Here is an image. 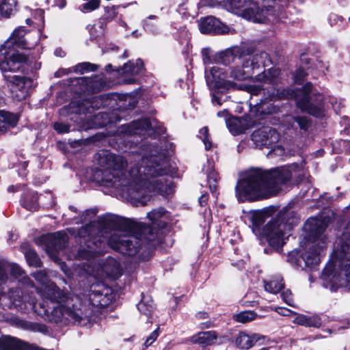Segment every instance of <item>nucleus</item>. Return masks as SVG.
<instances>
[{
    "label": "nucleus",
    "instance_id": "nucleus-42",
    "mask_svg": "<svg viewBox=\"0 0 350 350\" xmlns=\"http://www.w3.org/2000/svg\"><path fill=\"white\" fill-rule=\"evenodd\" d=\"M120 72L124 75H136L139 74V68L135 70V65L129 62L123 66Z\"/></svg>",
    "mask_w": 350,
    "mask_h": 350
},
{
    "label": "nucleus",
    "instance_id": "nucleus-13",
    "mask_svg": "<svg viewBox=\"0 0 350 350\" xmlns=\"http://www.w3.org/2000/svg\"><path fill=\"white\" fill-rule=\"evenodd\" d=\"M292 226L280 219H276L268 223L262 229V237L266 239L269 245L278 251L285 243L286 235L291 230Z\"/></svg>",
    "mask_w": 350,
    "mask_h": 350
},
{
    "label": "nucleus",
    "instance_id": "nucleus-34",
    "mask_svg": "<svg viewBox=\"0 0 350 350\" xmlns=\"http://www.w3.org/2000/svg\"><path fill=\"white\" fill-rule=\"evenodd\" d=\"M157 16L154 15L149 16L144 21V29L152 34L157 35L160 32V28L157 22L152 21L156 20Z\"/></svg>",
    "mask_w": 350,
    "mask_h": 350
},
{
    "label": "nucleus",
    "instance_id": "nucleus-23",
    "mask_svg": "<svg viewBox=\"0 0 350 350\" xmlns=\"http://www.w3.org/2000/svg\"><path fill=\"white\" fill-rule=\"evenodd\" d=\"M217 335L215 332H200L193 336L190 340L192 343L198 344L203 347L212 345L215 343Z\"/></svg>",
    "mask_w": 350,
    "mask_h": 350
},
{
    "label": "nucleus",
    "instance_id": "nucleus-37",
    "mask_svg": "<svg viewBox=\"0 0 350 350\" xmlns=\"http://www.w3.org/2000/svg\"><path fill=\"white\" fill-rule=\"evenodd\" d=\"M25 258L29 266L40 267L41 265L40 260L37 254L31 250H29L25 252Z\"/></svg>",
    "mask_w": 350,
    "mask_h": 350
},
{
    "label": "nucleus",
    "instance_id": "nucleus-27",
    "mask_svg": "<svg viewBox=\"0 0 350 350\" xmlns=\"http://www.w3.org/2000/svg\"><path fill=\"white\" fill-rule=\"evenodd\" d=\"M203 170L207 174V180L211 193H214L217 190V184L219 180V175L215 171L212 163L208 162V166L204 167Z\"/></svg>",
    "mask_w": 350,
    "mask_h": 350
},
{
    "label": "nucleus",
    "instance_id": "nucleus-35",
    "mask_svg": "<svg viewBox=\"0 0 350 350\" xmlns=\"http://www.w3.org/2000/svg\"><path fill=\"white\" fill-rule=\"evenodd\" d=\"M257 317V314L252 310H246L241 312L233 316V319L237 322L242 323H249Z\"/></svg>",
    "mask_w": 350,
    "mask_h": 350
},
{
    "label": "nucleus",
    "instance_id": "nucleus-24",
    "mask_svg": "<svg viewBox=\"0 0 350 350\" xmlns=\"http://www.w3.org/2000/svg\"><path fill=\"white\" fill-rule=\"evenodd\" d=\"M152 224L158 228H163L165 226L168 220V215L165 210L162 208H158L149 212L147 215Z\"/></svg>",
    "mask_w": 350,
    "mask_h": 350
},
{
    "label": "nucleus",
    "instance_id": "nucleus-44",
    "mask_svg": "<svg viewBox=\"0 0 350 350\" xmlns=\"http://www.w3.org/2000/svg\"><path fill=\"white\" fill-rule=\"evenodd\" d=\"M118 8V6H115V5L105 7V18L107 21H112L113 19H114L117 16V14H118V11H117Z\"/></svg>",
    "mask_w": 350,
    "mask_h": 350
},
{
    "label": "nucleus",
    "instance_id": "nucleus-6",
    "mask_svg": "<svg viewBox=\"0 0 350 350\" xmlns=\"http://www.w3.org/2000/svg\"><path fill=\"white\" fill-rule=\"evenodd\" d=\"M321 278L323 286L331 291L338 288L350 291V223L338 239Z\"/></svg>",
    "mask_w": 350,
    "mask_h": 350
},
{
    "label": "nucleus",
    "instance_id": "nucleus-48",
    "mask_svg": "<svg viewBox=\"0 0 350 350\" xmlns=\"http://www.w3.org/2000/svg\"><path fill=\"white\" fill-rule=\"evenodd\" d=\"M282 300L288 306H294L293 294L291 291L286 290L282 293Z\"/></svg>",
    "mask_w": 350,
    "mask_h": 350
},
{
    "label": "nucleus",
    "instance_id": "nucleus-16",
    "mask_svg": "<svg viewBox=\"0 0 350 350\" xmlns=\"http://www.w3.org/2000/svg\"><path fill=\"white\" fill-rule=\"evenodd\" d=\"M10 268L11 275L17 279L23 280V283L27 284L28 286L33 287V283L30 279L25 276V273L22 268L15 263L9 264L5 262L0 261V286L4 283L8 279V275L6 274V270Z\"/></svg>",
    "mask_w": 350,
    "mask_h": 350
},
{
    "label": "nucleus",
    "instance_id": "nucleus-14",
    "mask_svg": "<svg viewBox=\"0 0 350 350\" xmlns=\"http://www.w3.org/2000/svg\"><path fill=\"white\" fill-rule=\"evenodd\" d=\"M252 140L259 148H269L278 142L280 134L270 126H263L253 132Z\"/></svg>",
    "mask_w": 350,
    "mask_h": 350
},
{
    "label": "nucleus",
    "instance_id": "nucleus-12",
    "mask_svg": "<svg viewBox=\"0 0 350 350\" xmlns=\"http://www.w3.org/2000/svg\"><path fill=\"white\" fill-rule=\"evenodd\" d=\"M96 211L94 209L86 210L81 216V222L89 221L90 223L81 227L77 233L79 238L84 239V244L86 247L81 248L79 255L81 258L90 260L97 255L103 253L100 249L102 241L96 237L98 233V224L92 221L96 215Z\"/></svg>",
    "mask_w": 350,
    "mask_h": 350
},
{
    "label": "nucleus",
    "instance_id": "nucleus-53",
    "mask_svg": "<svg viewBox=\"0 0 350 350\" xmlns=\"http://www.w3.org/2000/svg\"><path fill=\"white\" fill-rule=\"evenodd\" d=\"M207 5L212 8H224V0H207Z\"/></svg>",
    "mask_w": 350,
    "mask_h": 350
},
{
    "label": "nucleus",
    "instance_id": "nucleus-56",
    "mask_svg": "<svg viewBox=\"0 0 350 350\" xmlns=\"http://www.w3.org/2000/svg\"><path fill=\"white\" fill-rule=\"evenodd\" d=\"M329 21L331 25H333L334 24L338 23V22L340 21H342V17L339 16L336 14H332L329 15Z\"/></svg>",
    "mask_w": 350,
    "mask_h": 350
},
{
    "label": "nucleus",
    "instance_id": "nucleus-49",
    "mask_svg": "<svg viewBox=\"0 0 350 350\" xmlns=\"http://www.w3.org/2000/svg\"><path fill=\"white\" fill-rule=\"evenodd\" d=\"M306 76V73L304 70L298 68L294 73V80L297 83H301Z\"/></svg>",
    "mask_w": 350,
    "mask_h": 350
},
{
    "label": "nucleus",
    "instance_id": "nucleus-32",
    "mask_svg": "<svg viewBox=\"0 0 350 350\" xmlns=\"http://www.w3.org/2000/svg\"><path fill=\"white\" fill-rule=\"evenodd\" d=\"M284 286L282 278L278 276L269 282H265V289L266 291L276 294L279 293Z\"/></svg>",
    "mask_w": 350,
    "mask_h": 350
},
{
    "label": "nucleus",
    "instance_id": "nucleus-25",
    "mask_svg": "<svg viewBox=\"0 0 350 350\" xmlns=\"http://www.w3.org/2000/svg\"><path fill=\"white\" fill-rule=\"evenodd\" d=\"M293 323L305 327H319L321 325V319L317 315L307 316L301 314H297Z\"/></svg>",
    "mask_w": 350,
    "mask_h": 350
},
{
    "label": "nucleus",
    "instance_id": "nucleus-3",
    "mask_svg": "<svg viewBox=\"0 0 350 350\" xmlns=\"http://www.w3.org/2000/svg\"><path fill=\"white\" fill-rule=\"evenodd\" d=\"M306 175L304 165L297 163L269 171L254 170L238 181L236 196L242 202L267 198L277 194L283 185H293L304 181Z\"/></svg>",
    "mask_w": 350,
    "mask_h": 350
},
{
    "label": "nucleus",
    "instance_id": "nucleus-4",
    "mask_svg": "<svg viewBox=\"0 0 350 350\" xmlns=\"http://www.w3.org/2000/svg\"><path fill=\"white\" fill-rule=\"evenodd\" d=\"M26 31L24 27H18L12 36L1 46L0 53L5 58L0 63V69L4 72L5 81L12 85V92L18 100L25 99L29 94L32 86V81L25 77L12 75L6 72H16L23 69V64L27 61V57L16 51L15 46L31 49L37 43H30L25 38Z\"/></svg>",
    "mask_w": 350,
    "mask_h": 350
},
{
    "label": "nucleus",
    "instance_id": "nucleus-50",
    "mask_svg": "<svg viewBox=\"0 0 350 350\" xmlns=\"http://www.w3.org/2000/svg\"><path fill=\"white\" fill-rule=\"evenodd\" d=\"M244 89L252 95H258L264 90L260 85H245Z\"/></svg>",
    "mask_w": 350,
    "mask_h": 350
},
{
    "label": "nucleus",
    "instance_id": "nucleus-20",
    "mask_svg": "<svg viewBox=\"0 0 350 350\" xmlns=\"http://www.w3.org/2000/svg\"><path fill=\"white\" fill-rule=\"evenodd\" d=\"M150 128L152 124L147 118L132 122L126 126L125 132L130 135H144Z\"/></svg>",
    "mask_w": 350,
    "mask_h": 350
},
{
    "label": "nucleus",
    "instance_id": "nucleus-5",
    "mask_svg": "<svg viewBox=\"0 0 350 350\" xmlns=\"http://www.w3.org/2000/svg\"><path fill=\"white\" fill-rule=\"evenodd\" d=\"M293 98L295 100L297 107L302 111L315 117L323 115L324 96L321 94H316L310 83H307L302 89L296 91L291 88L273 89L267 97L262 99L260 103L255 105L256 112L260 115L275 113L279 111V107L273 105V101Z\"/></svg>",
    "mask_w": 350,
    "mask_h": 350
},
{
    "label": "nucleus",
    "instance_id": "nucleus-9",
    "mask_svg": "<svg viewBox=\"0 0 350 350\" xmlns=\"http://www.w3.org/2000/svg\"><path fill=\"white\" fill-rule=\"evenodd\" d=\"M33 276L42 285V288H36L38 294L42 298V301L39 304L38 307L36 304V298L32 295H23V293L18 288L11 290L9 292L8 295V299L10 300L9 307L14 306L21 310L31 308L44 319L54 322L53 320L48 317V314H50L54 308H58L62 304L58 301L51 300L48 297L46 292H48V287L50 284L57 286L54 282L49 281L44 271H37L33 273Z\"/></svg>",
    "mask_w": 350,
    "mask_h": 350
},
{
    "label": "nucleus",
    "instance_id": "nucleus-10",
    "mask_svg": "<svg viewBox=\"0 0 350 350\" xmlns=\"http://www.w3.org/2000/svg\"><path fill=\"white\" fill-rule=\"evenodd\" d=\"M262 0H224V9L257 23H286L287 14L280 7H262Z\"/></svg>",
    "mask_w": 350,
    "mask_h": 350
},
{
    "label": "nucleus",
    "instance_id": "nucleus-51",
    "mask_svg": "<svg viewBox=\"0 0 350 350\" xmlns=\"http://www.w3.org/2000/svg\"><path fill=\"white\" fill-rule=\"evenodd\" d=\"M202 54L203 57V62L205 64H208L212 62V57L211 55V51L209 49H203L202 50Z\"/></svg>",
    "mask_w": 350,
    "mask_h": 350
},
{
    "label": "nucleus",
    "instance_id": "nucleus-22",
    "mask_svg": "<svg viewBox=\"0 0 350 350\" xmlns=\"http://www.w3.org/2000/svg\"><path fill=\"white\" fill-rule=\"evenodd\" d=\"M260 338L256 334H249L245 332H240L235 338L236 345L242 349L251 348Z\"/></svg>",
    "mask_w": 350,
    "mask_h": 350
},
{
    "label": "nucleus",
    "instance_id": "nucleus-52",
    "mask_svg": "<svg viewBox=\"0 0 350 350\" xmlns=\"http://www.w3.org/2000/svg\"><path fill=\"white\" fill-rule=\"evenodd\" d=\"M54 129L55 131L60 133H67L69 131V126L67 124L63 123H55Z\"/></svg>",
    "mask_w": 350,
    "mask_h": 350
},
{
    "label": "nucleus",
    "instance_id": "nucleus-26",
    "mask_svg": "<svg viewBox=\"0 0 350 350\" xmlns=\"http://www.w3.org/2000/svg\"><path fill=\"white\" fill-rule=\"evenodd\" d=\"M21 205L30 211L38 209V193L34 191H27L21 199Z\"/></svg>",
    "mask_w": 350,
    "mask_h": 350
},
{
    "label": "nucleus",
    "instance_id": "nucleus-7",
    "mask_svg": "<svg viewBox=\"0 0 350 350\" xmlns=\"http://www.w3.org/2000/svg\"><path fill=\"white\" fill-rule=\"evenodd\" d=\"M270 62L268 53L260 52L243 59L230 68V72L214 66L210 68L209 73L206 72V81L208 83H214V86L217 88L242 89V85H238L231 79L244 81L252 78L256 72L268 66Z\"/></svg>",
    "mask_w": 350,
    "mask_h": 350
},
{
    "label": "nucleus",
    "instance_id": "nucleus-19",
    "mask_svg": "<svg viewBox=\"0 0 350 350\" xmlns=\"http://www.w3.org/2000/svg\"><path fill=\"white\" fill-rule=\"evenodd\" d=\"M98 271L105 273L109 278H117L122 275L120 264L113 258L109 257L98 265Z\"/></svg>",
    "mask_w": 350,
    "mask_h": 350
},
{
    "label": "nucleus",
    "instance_id": "nucleus-21",
    "mask_svg": "<svg viewBox=\"0 0 350 350\" xmlns=\"http://www.w3.org/2000/svg\"><path fill=\"white\" fill-rule=\"evenodd\" d=\"M253 80L269 84H278L280 82V70L272 68L256 75Z\"/></svg>",
    "mask_w": 350,
    "mask_h": 350
},
{
    "label": "nucleus",
    "instance_id": "nucleus-1",
    "mask_svg": "<svg viewBox=\"0 0 350 350\" xmlns=\"http://www.w3.org/2000/svg\"><path fill=\"white\" fill-rule=\"evenodd\" d=\"M137 157L130 162L129 170L125 171L128 162L122 156L108 150L95 154L94 161L103 168L102 184L125 192L135 206L146 205L151 192L166 197L172 194L174 185L165 176L167 170L164 163H157V156L152 152L149 156Z\"/></svg>",
    "mask_w": 350,
    "mask_h": 350
},
{
    "label": "nucleus",
    "instance_id": "nucleus-59",
    "mask_svg": "<svg viewBox=\"0 0 350 350\" xmlns=\"http://www.w3.org/2000/svg\"><path fill=\"white\" fill-rule=\"evenodd\" d=\"M143 66H144V64H143L142 61L141 59H137L135 67V70L139 68V74L142 71Z\"/></svg>",
    "mask_w": 350,
    "mask_h": 350
},
{
    "label": "nucleus",
    "instance_id": "nucleus-11",
    "mask_svg": "<svg viewBox=\"0 0 350 350\" xmlns=\"http://www.w3.org/2000/svg\"><path fill=\"white\" fill-rule=\"evenodd\" d=\"M327 227L325 221L317 218H310L305 224L304 228L309 232L313 241L307 250L301 254L303 268L312 267L319 263L326 248L327 238L323 232Z\"/></svg>",
    "mask_w": 350,
    "mask_h": 350
},
{
    "label": "nucleus",
    "instance_id": "nucleus-28",
    "mask_svg": "<svg viewBox=\"0 0 350 350\" xmlns=\"http://www.w3.org/2000/svg\"><path fill=\"white\" fill-rule=\"evenodd\" d=\"M18 121V118L5 111H0V130L6 129L9 126H14Z\"/></svg>",
    "mask_w": 350,
    "mask_h": 350
},
{
    "label": "nucleus",
    "instance_id": "nucleus-18",
    "mask_svg": "<svg viewBox=\"0 0 350 350\" xmlns=\"http://www.w3.org/2000/svg\"><path fill=\"white\" fill-rule=\"evenodd\" d=\"M246 57H250V55H243L240 49L234 48L220 53L217 57V61L226 66L232 63L236 65Z\"/></svg>",
    "mask_w": 350,
    "mask_h": 350
},
{
    "label": "nucleus",
    "instance_id": "nucleus-61",
    "mask_svg": "<svg viewBox=\"0 0 350 350\" xmlns=\"http://www.w3.org/2000/svg\"><path fill=\"white\" fill-rule=\"evenodd\" d=\"M18 190H19L18 186L11 185V186L8 187V191L10 192H15Z\"/></svg>",
    "mask_w": 350,
    "mask_h": 350
},
{
    "label": "nucleus",
    "instance_id": "nucleus-41",
    "mask_svg": "<svg viewBox=\"0 0 350 350\" xmlns=\"http://www.w3.org/2000/svg\"><path fill=\"white\" fill-rule=\"evenodd\" d=\"M100 0H90L80 6V10L82 12H91L97 9L100 5Z\"/></svg>",
    "mask_w": 350,
    "mask_h": 350
},
{
    "label": "nucleus",
    "instance_id": "nucleus-2",
    "mask_svg": "<svg viewBox=\"0 0 350 350\" xmlns=\"http://www.w3.org/2000/svg\"><path fill=\"white\" fill-rule=\"evenodd\" d=\"M48 297L62 304L54 308L48 317L55 323H74L85 326L95 321L100 310L111 302V295L103 293L96 286H92L88 294L75 295L54 284L48 287Z\"/></svg>",
    "mask_w": 350,
    "mask_h": 350
},
{
    "label": "nucleus",
    "instance_id": "nucleus-55",
    "mask_svg": "<svg viewBox=\"0 0 350 350\" xmlns=\"http://www.w3.org/2000/svg\"><path fill=\"white\" fill-rule=\"evenodd\" d=\"M71 72H72V69L71 68H68V69L62 68V69H59V70L55 72V77H62L64 75L69 74Z\"/></svg>",
    "mask_w": 350,
    "mask_h": 350
},
{
    "label": "nucleus",
    "instance_id": "nucleus-54",
    "mask_svg": "<svg viewBox=\"0 0 350 350\" xmlns=\"http://www.w3.org/2000/svg\"><path fill=\"white\" fill-rule=\"evenodd\" d=\"M275 310L282 316H289L291 314H297V313L283 307L275 308Z\"/></svg>",
    "mask_w": 350,
    "mask_h": 350
},
{
    "label": "nucleus",
    "instance_id": "nucleus-31",
    "mask_svg": "<svg viewBox=\"0 0 350 350\" xmlns=\"http://www.w3.org/2000/svg\"><path fill=\"white\" fill-rule=\"evenodd\" d=\"M243 122L245 120L240 118H233L227 122L226 124L230 133L234 135H237L243 133L248 128L245 126Z\"/></svg>",
    "mask_w": 350,
    "mask_h": 350
},
{
    "label": "nucleus",
    "instance_id": "nucleus-63",
    "mask_svg": "<svg viewBox=\"0 0 350 350\" xmlns=\"http://www.w3.org/2000/svg\"><path fill=\"white\" fill-rule=\"evenodd\" d=\"M213 102L214 103H217L219 105H221L220 100L218 98H216L215 96H214V98H213Z\"/></svg>",
    "mask_w": 350,
    "mask_h": 350
},
{
    "label": "nucleus",
    "instance_id": "nucleus-46",
    "mask_svg": "<svg viewBox=\"0 0 350 350\" xmlns=\"http://www.w3.org/2000/svg\"><path fill=\"white\" fill-rule=\"evenodd\" d=\"M108 96H106V95H100V96H94L92 97V102L91 103V107H93V108H100L101 106H103L105 104H104V101H103V98H107Z\"/></svg>",
    "mask_w": 350,
    "mask_h": 350
},
{
    "label": "nucleus",
    "instance_id": "nucleus-15",
    "mask_svg": "<svg viewBox=\"0 0 350 350\" xmlns=\"http://www.w3.org/2000/svg\"><path fill=\"white\" fill-rule=\"evenodd\" d=\"M200 31L202 33H233L234 29L222 23L219 20L214 16H207L201 18L199 22Z\"/></svg>",
    "mask_w": 350,
    "mask_h": 350
},
{
    "label": "nucleus",
    "instance_id": "nucleus-36",
    "mask_svg": "<svg viewBox=\"0 0 350 350\" xmlns=\"http://www.w3.org/2000/svg\"><path fill=\"white\" fill-rule=\"evenodd\" d=\"M291 119L293 121L291 126L297 129L298 126L300 129L307 130L310 126V122L306 116H295L291 117Z\"/></svg>",
    "mask_w": 350,
    "mask_h": 350
},
{
    "label": "nucleus",
    "instance_id": "nucleus-45",
    "mask_svg": "<svg viewBox=\"0 0 350 350\" xmlns=\"http://www.w3.org/2000/svg\"><path fill=\"white\" fill-rule=\"evenodd\" d=\"M271 150V151L268 153V155L270 156L271 157H282L284 154V149L283 147H282L281 146H275L273 147V146H271V147L270 148Z\"/></svg>",
    "mask_w": 350,
    "mask_h": 350
},
{
    "label": "nucleus",
    "instance_id": "nucleus-58",
    "mask_svg": "<svg viewBox=\"0 0 350 350\" xmlns=\"http://www.w3.org/2000/svg\"><path fill=\"white\" fill-rule=\"evenodd\" d=\"M54 55L57 57H62L65 56L66 53L62 49L57 48L55 50Z\"/></svg>",
    "mask_w": 350,
    "mask_h": 350
},
{
    "label": "nucleus",
    "instance_id": "nucleus-60",
    "mask_svg": "<svg viewBox=\"0 0 350 350\" xmlns=\"http://www.w3.org/2000/svg\"><path fill=\"white\" fill-rule=\"evenodd\" d=\"M55 5L59 8H63L66 5V0H55Z\"/></svg>",
    "mask_w": 350,
    "mask_h": 350
},
{
    "label": "nucleus",
    "instance_id": "nucleus-62",
    "mask_svg": "<svg viewBox=\"0 0 350 350\" xmlns=\"http://www.w3.org/2000/svg\"><path fill=\"white\" fill-rule=\"evenodd\" d=\"M135 82V80L133 78H129L128 79L124 80V83H133Z\"/></svg>",
    "mask_w": 350,
    "mask_h": 350
},
{
    "label": "nucleus",
    "instance_id": "nucleus-17",
    "mask_svg": "<svg viewBox=\"0 0 350 350\" xmlns=\"http://www.w3.org/2000/svg\"><path fill=\"white\" fill-rule=\"evenodd\" d=\"M0 350H40L8 336L0 338Z\"/></svg>",
    "mask_w": 350,
    "mask_h": 350
},
{
    "label": "nucleus",
    "instance_id": "nucleus-40",
    "mask_svg": "<svg viewBox=\"0 0 350 350\" xmlns=\"http://www.w3.org/2000/svg\"><path fill=\"white\" fill-rule=\"evenodd\" d=\"M199 138H200L205 146L206 150H209L212 146V142L208 139V130L207 127H203L199 131Z\"/></svg>",
    "mask_w": 350,
    "mask_h": 350
},
{
    "label": "nucleus",
    "instance_id": "nucleus-64",
    "mask_svg": "<svg viewBox=\"0 0 350 350\" xmlns=\"http://www.w3.org/2000/svg\"><path fill=\"white\" fill-rule=\"evenodd\" d=\"M260 350H275V348L273 347H263L260 349Z\"/></svg>",
    "mask_w": 350,
    "mask_h": 350
},
{
    "label": "nucleus",
    "instance_id": "nucleus-8",
    "mask_svg": "<svg viewBox=\"0 0 350 350\" xmlns=\"http://www.w3.org/2000/svg\"><path fill=\"white\" fill-rule=\"evenodd\" d=\"M120 227L108 239L109 245L115 250L127 255H135L142 245L143 239L148 241L154 240L152 230L145 224L133 219H124Z\"/></svg>",
    "mask_w": 350,
    "mask_h": 350
},
{
    "label": "nucleus",
    "instance_id": "nucleus-47",
    "mask_svg": "<svg viewBox=\"0 0 350 350\" xmlns=\"http://www.w3.org/2000/svg\"><path fill=\"white\" fill-rule=\"evenodd\" d=\"M159 328L157 327L154 331H153L146 338L144 342V345L148 347L150 346L158 338L159 335Z\"/></svg>",
    "mask_w": 350,
    "mask_h": 350
},
{
    "label": "nucleus",
    "instance_id": "nucleus-29",
    "mask_svg": "<svg viewBox=\"0 0 350 350\" xmlns=\"http://www.w3.org/2000/svg\"><path fill=\"white\" fill-rule=\"evenodd\" d=\"M50 238L55 250H62L66 246L68 237L66 233L57 232L51 235Z\"/></svg>",
    "mask_w": 350,
    "mask_h": 350
},
{
    "label": "nucleus",
    "instance_id": "nucleus-39",
    "mask_svg": "<svg viewBox=\"0 0 350 350\" xmlns=\"http://www.w3.org/2000/svg\"><path fill=\"white\" fill-rule=\"evenodd\" d=\"M97 69V65L89 62H83L77 64L73 70L75 72L83 73L85 71H95Z\"/></svg>",
    "mask_w": 350,
    "mask_h": 350
},
{
    "label": "nucleus",
    "instance_id": "nucleus-57",
    "mask_svg": "<svg viewBox=\"0 0 350 350\" xmlns=\"http://www.w3.org/2000/svg\"><path fill=\"white\" fill-rule=\"evenodd\" d=\"M207 201H208V195L207 194H203L199 198V203L202 206L206 205Z\"/></svg>",
    "mask_w": 350,
    "mask_h": 350
},
{
    "label": "nucleus",
    "instance_id": "nucleus-38",
    "mask_svg": "<svg viewBox=\"0 0 350 350\" xmlns=\"http://www.w3.org/2000/svg\"><path fill=\"white\" fill-rule=\"evenodd\" d=\"M287 260L293 265L303 269L301 256H299V252L295 250L289 252L287 256Z\"/></svg>",
    "mask_w": 350,
    "mask_h": 350
},
{
    "label": "nucleus",
    "instance_id": "nucleus-33",
    "mask_svg": "<svg viewBox=\"0 0 350 350\" xmlns=\"http://www.w3.org/2000/svg\"><path fill=\"white\" fill-rule=\"evenodd\" d=\"M15 6L16 0H0V17H10Z\"/></svg>",
    "mask_w": 350,
    "mask_h": 350
},
{
    "label": "nucleus",
    "instance_id": "nucleus-30",
    "mask_svg": "<svg viewBox=\"0 0 350 350\" xmlns=\"http://www.w3.org/2000/svg\"><path fill=\"white\" fill-rule=\"evenodd\" d=\"M137 308L142 314L150 317L154 310V304L151 298L144 297L137 304Z\"/></svg>",
    "mask_w": 350,
    "mask_h": 350
},
{
    "label": "nucleus",
    "instance_id": "nucleus-43",
    "mask_svg": "<svg viewBox=\"0 0 350 350\" xmlns=\"http://www.w3.org/2000/svg\"><path fill=\"white\" fill-rule=\"evenodd\" d=\"M250 219L254 226H258L264 222L265 216L261 211H255L252 213Z\"/></svg>",
    "mask_w": 350,
    "mask_h": 350
}]
</instances>
